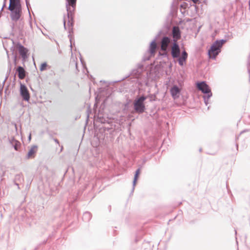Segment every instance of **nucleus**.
<instances>
[{
  "instance_id": "nucleus-10",
  "label": "nucleus",
  "mask_w": 250,
  "mask_h": 250,
  "mask_svg": "<svg viewBox=\"0 0 250 250\" xmlns=\"http://www.w3.org/2000/svg\"><path fill=\"white\" fill-rule=\"evenodd\" d=\"M20 94L23 101L28 102L30 98V95L27 87L24 84L21 83Z\"/></svg>"
},
{
  "instance_id": "nucleus-11",
  "label": "nucleus",
  "mask_w": 250,
  "mask_h": 250,
  "mask_svg": "<svg viewBox=\"0 0 250 250\" xmlns=\"http://www.w3.org/2000/svg\"><path fill=\"white\" fill-rule=\"evenodd\" d=\"M16 47L22 59L23 60L27 59L28 57L27 53L28 50L20 43H17Z\"/></svg>"
},
{
  "instance_id": "nucleus-15",
  "label": "nucleus",
  "mask_w": 250,
  "mask_h": 250,
  "mask_svg": "<svg viewBox=\"0 0 250 250\" xmlns=\"http://www.w3.org/2000/svg\"><path fill=\"white\" fill-rule=\"evenodd\" d=\"M9 142L15 150H19L21 144L19 141L16 140L14 137H12L11 139L9 140Z\"/></svg>"
},
{
  "instance_id": "nucleus-24",
  "label": "nucleus",
  "mask_w": 250,
  "mask_h": 250,
  "mask_svg": "<svg viewBox=\"0 0 250 250\" xmlns=\"http://www.w3.org/2000/svg\"><path fill=\"white\" fill-rule=\"evenodd\" d=\"M12 55H13V57H14V63L16 64V63H17L16 62V61H17V55L16 54H14L13 52L12 53Z\"/></svg>"
},
{
  "instance_id": "nucleus-9",
  "label": "nucleus",
  "mask_w": 250,
  "mask_h": 250,
  "mask_svg": "<svg viewBox=\"0 0 250 250\" xmlns=\"http://www.w3.org/2000/svg\"><path fill=\"white\" fill-rule=\"evenodd\" d=\"M197 87L204 95H210L209 94H210V95H212L211 89L206 82H198L197 83Z\"/></svg>"
},
{
  "instance_id": "nucleus-1",
  "label": "nucleus",
  "mask_w": 250,
  "mask_h": 250,
  "mask_svg": "<svg viewBox=\"0 0 250 250\" xmlns=\"http://www.w3.org/2000/svg\"><path fill=\"white\" fill-rule=\"evenodd\" d=\"M181 53L180 47L176 42H172V45L170 49V54L173 59H177L178 64L181 66H184L186 64L188 58V54L186 51L184 49Z\"/></svg>"
},
{
  "instance_id": "nucleus-12",
  "label": "nucleus",
  "mask_w": 250,
  "mask_h": 250,
  "mask_svg": "<svg viewBox=\"0 0 250 250\" xmlns=\"http://www.w3.org/2000/svg\"><path fill=\"white\" fill-rule=\"evenodd\" d=\"M173 42H176L181 38V32L178 26H174L172 28Z\"/></svg>"
},
{
  "instance_id": "nucleus-25",
  "label": "nucleus",
  "mask_w": 250,
  "mask_h": 250,
  "mask_svg": "<svg viewBox=\"0 0 250 250\" xmlns=\"http://www.w3.org/2000/svg\"><path fill=\"white\" fill-rule=\"evenodd\" d=\"M247 65H248V73L249 74V76L250 77V62H248Z\"/></svg>"
},
{
  "instance_id": "nucleus-33",
  "label": "nucleus",
  "mask_w": 250,
  "mask_h": 250,
  "mask_svg": "<svg viewBox=\"0 0 250 250\" xmlns=\"http://www.w3.org/2000/svg\"><path fill=\"white\" fill-rule=\"evenodd\" d=\"M31 134H30V135H29V137H28V139H29V140H31Z\"/></svg>"
},
{
  "instance_id": "nucleus-27",
  "label": "nucleus",
  "mask_w": 250,
  "mask_h": 250,
  "mask_svg": "<svg viewBox=\"0 0 250 250\" xmlns=\"http://www.w3.org/2000/svg\"><path fill=\"white\" fill-rule=\"evenodd\" d=\"M6 6V2L5 1H4L3 4L2 5V7L1 9L0 12H1L3 11V8Z\"/></svg>"
},
{
  "instance_id": "nucleus-31",
  "label": "nucleus",
  "mask_w": 250,
  "mask_h": 250,
  "mask_svg": "<svg viewBox=\"0 0 250 250\" xmlns=\"http://www.w3.org/2000/svg\"><path fill=\"white\" fill-rule=\"evenodd\" d=\"M194 3H197L199 0H191Z\"/></svg>"
},
{
  "instance_id": "nucleus-14",
  "label": "nucleus",
  "mask_w": 250,
  "mask_h": 250,
  "mask_svg": "<svg viewBox=\"0 0 250 250\" xmlns=\"http://www.w3.org/2000/svg\"><path fill=\"white\" fill-rule=\"evenodd\" d=\"M38 150V146L36 145H33L29 150L26 156V159H29L35 157Z\"/></svg>"
},
{
  "instance_id": "nucleus-30",
  "label": "nucleus",
  "mask_w": 250,
  "mask_h": 250,
  "mask_svg": "<svg viewBox=\"0 0 250 250\" xmlns=\"http://www.w3.org/2000/svg\"><path fill=\"white\" fill-rule=\"evenodd\" d=\"M63 24H64V28L66 29V25H65V21L64 20L63 21Z\"/></svg>"
},
{
  "instance_id": "nucleus-5",
  "label": "nucleus",
  "mask_w": 250,
  "mask_h": 250,
  "mask_svg": "<svg viewBox=\"0 0 250 250\" xmlns=\"http://www.w3.org/2000/svg\"><path fill=\"white\" fill-rule=\"evenodd\" d=\"M162 34V31H160L155 39L150 42L149 49L147 52L144 55L142 61L145 62L148 61L150 57L154 56L157 49L156 41L158 39L159 36Z\"/></svg>"
},
{
  "instance_id": "nucleus-16",
  "label": "nucleus",
  "mask_w": 250,
  "mask_h": 250,
  "mask_svg": "<svg viewBox=\"0 0 250 250\" xmlns=\"http://www.w3.org/2000/svg\"><path fill=\"white\" fill-rule=\"evenodd\" d=\"M16 73H18L20 79H23L25 77V71L21 66H19L16 69Z\"/></svg>"
},
{
  "instance_id": "nucleus-6",
  "label": "nucleus",
  "mask_w": 250,
  "mask_h": 250,
  "mask_svg": "<svg viewBox=\"0 0 250 250\" xmlns=\"http://www.w3.org/2000/svg\"><path fill=\"white\" fill-rule=\"evenodd\" d=\"M146 99V97L144 95H141L137 97L134 101L133 106L135 111L139 113H143L146 110V107L144 102Z\"/></svg>"
},
{
  "instance_id": "nucleus-26",
  "label": "nucleus",
  "mask_w": 250,
  "mask_h": 250,
  "mask_svg": "<svg viewBox=\"0 0 250 250\" xmlns=\"http://www.w3.org/2000/svg\"><path fill=\"white\" fill-rule=\"evenodd\" d=\"M11 64L10 62V61H9V65H8V71H9V73L11 71Z\"/></svg>"
},
{
  "instance_id": "nucleus-32",
  "label": "nucleus",
  "mask_w": 250,
  "mask_h": 250,
  "mask_svg": "<svg viewBox=\"0 0 250 250\" xmlns=\"http://www.w3.org/2000/svg\"><path fill=\"white\" fill-rule=\"evenodd\" d=\"M70 47H72V39L70 38Z\"/></svg>"
},
{
  "instance_id": "nucleus-17",
  "label": "nucleus",
  "mask_w": 250,
  "mask_h": 250,
  "mask_svg": "<svg viewBox=\"0 0 250 250\" xmlns=\"http://www.w3.org/2000/svg\"><path fill=\"white\" fill-rule=\"evenodd\" d=\"M12 8H21L20 0H9V5Z\"/></svg>"
},
{
  "instance_id": "nucleus-8",
  "label": "nucleus",
  "mask_w": 250,
  "mask_h": 250,
  "mask_svg": "<svg viewBox=\"0 0 250 250\" xmlns=\"http://www.w3.org/2000/svg\"><path fill=\"white\" fill-rule=\"evenodd\" d=\"M8 9L11 12L10 17L12 21H16L20 19L22 12L21 7L13 8L9 6Z\"/></svg>"
},
{
  "instance_id": "nucleus-7",
  "label": "nucleus",
  "mask_w": 250,
  "mask_h": 250,
  "mask_svg": "<svg viewBox=\"0 0 250 250\" xmlns=\"http://www.w3.org/2000/svg\"><path fill=\"white\" fill-rule=\"evenodd\" d=\"M145 68L144 65L141 63H138L137 64V68L133 69L129 75L123 78L121 80L115 82V83L122 81L130 76L134 78H139L141 76Z\"/></svg>"
},
{
  "instance_id": "nucleus-21",
  "label": "nucleus",
  "mask_w": 250,
  "mask_h": 250,
  "mask_svg": "<svg viewBox=\"0 0 250 250\" xmlns=\"http://www.w3.org/2000/svg\"><path fill=\"white\" fill-rule=\"evenodd\" d=\"M212 95H204L203 96V98L204 100V103L206 105H207L208 104V101L209 98L212 96Z\"/></svg>"
},
{
  "instance_id": "nucleus-28",
  "label": "nucleus",
  "mask_w": 250,
  "mask_h": 250,
  "mask_svg": "<svg viewBox=\"0 0 250 250\" xmlns=\"http://www.w3.org/2000/svg\"><path fill=\"white\" fill-rule=\"evenodd\" d=\"M81 63L82 64H83V66H85V62H84V61L82 60V58H81Z\"/></svg>"
},
{
  "instance_id": "nucleus-13",
  "label": "nucleus",
  "mask_w": 250,
  "mask_h": 250,
  "mask_svg": "<svg viewBox=\"0 0 250 250\" xmlns=\"http://www.w3.org/2000/svg\"><path fill=\"white\" fill-rule=\"evenodd\" d=\"M170 92L172 97L175 99L179 97L181 89L177 85H174L170 88Z\"/></svg>"
},
{
  "instance_id": "nucleus-18",
  "label": "nucleus",
  "mask_w": 250,
  "mask_h": 250,
  "mask_svg": "<svg viewBox=\"0 0 250 250\" xmlns=\"http://www.w3.org/2000/svg\"><path fill=\"white\" fill-rule=\"evenodd\" d=\"M140 171H141V169H140V168H139L135 171V173L134 177V179L133 181V187H132V192H133L134 191V190L135 188V186L136 184L139 176L140 174Z\"/></svg>"
},
{
  "instance_id": "nucleus-37",
  "label": "nucleus",
  "mask_w": 250,
  "mask_h": 250,
  "mask_svg": "<svg viewBox=\"0 0 250 250\" xmlns=\"http://www.w3.org/2000/svg\"><path fill=\"white\" fill-rule=\"evenodd\" d=\"M4 0V1H5V2H6L7 0Z\"/></svg>"
},
{
  "instance_id": "nucleus-20",
  "label": "nucleus",
  "mask_w": 250,
  "mask_h": 250,
  "mask_svg": "<svg viewBox=\"0 0 250 250\" xmlns=\"http://www.w3.org/2000/svg\"><path fill=\"white\" fill-rule=\"evenodd\" d=\"M91 218V214L90 212L86 211L85 212L83 216V220L85 222L89 221Z\"/></svg>"
},
{
  "instance_id": "nucleus-2",
  "label": "nucleus",
  "mask_w": 250,
  "mask_h": 250,
  "mask_svg": "<svg viewBox=\"0 0 250 250\" xmlns=\"http://www.w3.org/2000/svg\"><path fill=\"white\" fill-rule=\"evenodd\" d=\"M226 39L216 40L211 45L208 51V55L209 59L215 60L221 51L224 44L227 42Z\"/></svg>"
},
{
  "instance_id": "nucleus-19",
  "label": "nucleus",
  "mask_w": 250,
  "mask_h": 250,
  "mask_svg": "<svg viewBox=\"0 0 250 250\" xmlns=\"http://www.w3.org/2000/svg\"><path fill=\"white\" fill-rule=\"evenodd\" d=\"M23 181V177L21 173L17 174L15 176L14 182L15 185L19 186V183H21ZM19 188V187H18Z\"/></svg>"
},
{
  "instance_id": "nucleus-36",
  "label": "nucleus",
  "mask_w": 250,
  "mask_h": 250,
  "mask_svg": "<svg viewBox=\"0 0 250 250\" xmlns=\"http://www.w3.org/2000/svg\"><path fill=\"white\" fill-rule=\"evenodd\" d=\"M202 151V148H200L199 151L201 152Z\"/></svg>"
},
{
  "instance_id": "nucleus-3",
  "label": "nucleus",
  "mask_w": 250,
  "mask_h": 250,
  "mask_svg": "<svg viewBox=\"0 0 250 250\" xmlns=\"http://www.w3.org/2000/svg\"><path fill=\"white\" fill-rule=\"evenodd\" d=\"M67 16L68 18V25L72 27L74 25V13L76 9L77 0H65Z\"/></svg>"
},
{
  "instance_id": "nucleus-4",
  "label": "nucleus",
  "mask_w": 250,
  "mask_h": 250,
  "mask_svg": "<svg viewBox=\"0 0 250 250\" xmlns=\"http://www.w3.org/2000/svg\"><path fill=\"white\" fill-rule=\"evenodd\" d=\"M173 42L172 38L170 37L164 36L161 41V49L163 52H159V55L163 58H166L169 59V54L168 52L170 51V44Z\"/></svg>"
},
{
  "instance_id": "nucleus-35",
  "label": "nucleus",
  "mask_w": 250,
  "mask_h": 250,
  "mask_svg": "<svg viewBox=\"0 0 250 250\" xmlns=\"http://www.w3.org/2000/svg\"><path fill=\"white\" fill-rule=\"evenodd\" d=\"M8 77H6L3 82V83H4L5 81H6V80L7 79Z\"/></svg>"
},
{
  "instance_id": "nucleus-22",
  "label": "nucleus",
  "mask_w": 250,
  "mask_h": 250,
  "mask_svg": "<svg viewBox=\"0 0 250 250\" xmlns=\"http://www.w3.org/2000/svg\"><path fill=\"white\" fill-rule=\"evenodd\" d=\"M48 65L46 62L42 63L40 66V70L41 71H43L47 69Z\"/></svg>"
},
{
  "instance_id": "nucleus-34",
  "label": "nucleus",
  "mask_w": 250,
  "mask_h": 250,
  "mask_svg": "<svg viewBox=\"0 0 250 250\" xmlns=\"http://www.w3.org/2000/svg\"><path fill=\"white\" fill-rule=\"evenodd\" d=\"M99 120L101 123H103L102 119H101V118H99Z\"/></svg>"
},
{
  "instance_id": "nucleus-23",
  "label": "nucleus",
  "mask_w": 250,
  "mask_h": 250,
  "mask_svg": "<svg viewBox=\"0 0 250 250\" xmlns=\"http://www.w3.org/2000/svg\"><path fill=\"white\" fill-rule=\"evenodd\" d=\"M25 3L26 5V7L27 8V9L28 10L29 14L30 16V11H29V7L30 6V3H29V0H25Z\"/></svg>"
},
{
  "instance_id": "nucleus-29",
  "label": "nucleus",
  "mask_w": 250,
  "mask_h": 250,
  "mask_svg": "<svg viewBox=\"0 0 250 250\" xmlns=\"http://www.w3.org/2000/svg\"><path fill=\"white\" fill-rule=\"evenodd\" d=\"M54 140L56 144H59V141L57 139H54Z\"/></svg>"
}]
</instances>
